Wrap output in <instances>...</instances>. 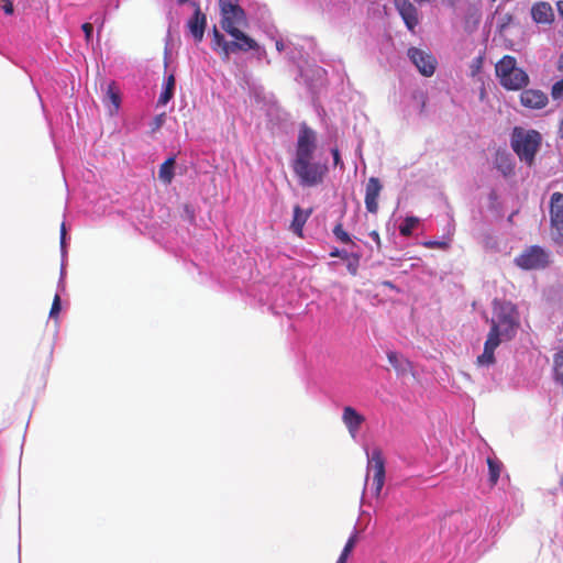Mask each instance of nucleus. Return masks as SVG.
<instances>
[{
	"label": "nucleus",
	"instance_id": "f257e3e1",
	"mask_svg": "<svg viewBox=\"0 0 563 563\" xmlns=\"http://www.w3.org/2000/svg\"><path fill=\"white\" fill-rule=\"evenodd\" d=\"M317 148V134L306 123L300 125L296 154L291 167L302 187L321 185L328 174L325 163L313 162V153Z\"/></svg>",
	"mask_w": 563,
	"mask_h": 563
},
{
	"label": "nucleus",
	"instance_id": "f03ea898",
	"mask_svg": "<svg viewBox=\"0 0 563 563\" xmlns=\"http://www.w3.org/2000/svg\"><path fill=\"white\" fill-rule=\"evenodd\" d=\"M496 319L490 320V330L484 344V351L477 356L478 366H489L495 363V350L501 338L511 340L520 325L517 307L510 301L495 302Z\"/></svg>",
	"mask_w": 563,
	"mask_h": 563
},
{
	"label": "nucleus",
	"instance_id": "7ed1b4c3",
	"mask_svg": "<svg viewBox=\"0 0 563 563\" xmlns=\"http://www.w3.org/2000/svg\"><path fill=\"white\" fill-rule=\"evenodd\" d=\"M542 143V135L537 130L515 126L510 136V146L519 159L531 167Z\"/></svg>",
	"mask_w": 563,
	"mask_h": 563
},
{
	"label": "nucleus",
	"instance_id": "20e7f679",
	"mask_svg": "<svg viewBox=\"0 0 563 563\" xmlns=\"http://www.w3.org/2000/svg\"><path fill=\"white\" fill-rule=\"evenodd\" d=\"M234 41H225L223 34L219 32L217 26L212 30V49L219 51L222 59H229L230 55L235 52H247L258 47L256 41L245 34L242 29L232 31L230 34Z\"/></svg>",
	"mask_w": 563,
	"mask_h": 563
},
{
	"label": "nucleus",
	"instance_id": "39448f33",
	"mask_svg": "<svg viewBox=\"0 0 563 563\" xmlns=\"http://www.w3.org/2000/svg\"><path fill=\"white\" fill-rule=\"evenodd\" d=\"M499 84L507 90H520L526 88L529 76L525 69L517 67V60L511 55H505L495 66Z\"/></svg>",
	"mask_w": 563,
	"mask_h": 563
},
{
	"label": "nucleus",
	"instance_id": "423d86ee",
	"mask_svg": "<svg viewBox=\"0 0 563 563\" xmlns=\"http://www.w3.org/2000/svg\"><path fill=\"white\" fill-rule=\"evenodd\" d=\"M219 8L220 24L228 34L247 27V16L244 9L239 4V0H219Z\"/></svg>",
	"mask_w": 563,
	"mask_h": 563
},
{
	"label": "nucleus",
	"instance_id": "0eeeda50",
	"mask_svg": "<svg viewBox=\"0 0 563 563\" xmlns=\"http://www.w3.org/2000/svg\"><path fill=\"white\" fill-rule=\"evenodd\" d=\"M515 263L522 269H540L549 264V254L540 246L532 245L515 258Z\"/></svg>",
	"mask_w": 563,
	"mask_h": 563
},
{
	"label": "nucleus",
	"instance_id": "6e6552de",
	"mask_svg": "<svg viewBox=\"0 0 563 563\" xmlns=\"http://www.w3.org/2000/svg\"><path fill=\"white\" fill-rule=\"evenodd\" d=\"M367 470L373 471V495L378 498L385 484V460L380 449L375 448L372 451L371 457L367 462Z\"/></svg>",
	"mask_w": 563,
	"mask_h": 563
},
{
	"label": "nucleus",
	"instance_id": "1a4fd4ad",
	"mask_svg": "<svg viewBox=\"0 0 563 563\" xmlns=\"http://www.w3.org/2000/svg\"><path fill=\"white\" fill-rule=\"evenodd\" d=\"M550 222L553 240L563 244V194L553 192L550 199Z\"/></svg>",
	"mask_w": 563,
	"mask_h": 563
},
{
	"label": "nucleus",
	"instance_id": "9d476101",
	"mask_svg": "<svg viewBox=\"0 0 563 563\" xmlns=\"http://www.w3.org/2000/svg\"><path fill=\"white\" fill-rule=\"evenodd\" d=\"M408 56L422 76L430 77L434 74L438 62L430 52L410 47Z\"/></svg>",
	"mask_w": 563,
	"mask_h": 563
},
{
	"label": "nucleus",
	"instance_id": "9b49d317",
	"mask_svg": "<svg viewBox=\"0 0 563 563\" xmlns=\"http://www.w3.org/2000/svg\"><path fill=\"white\" fill-rule=\"evenodd\" d=\"M383 189V185L377 177H369L365 188V207L369 213H377L378 197Z\"/></svg>",
	"mask_w": 563,
	"mask_h": 563
},
{
	"label": "nucleus",
	"instance_id": "f8f14e48",
	"mask_svg": "<svg viewBox=\"0 0 563 563\" xmlns=\"http://www.w3.org/2000/svg\"><path fill=\"white\" fill-rule=\"evenodd\" d=\"M520 102L525 108L539 110L543 109L548 102V96L539 89H525L520 93Z\"/></svg>",
	"mask_w": 563,
	"mask_h": 563
},
{
	"label": "nucleus",
	"instance_id": "ddd939ff",
	"mask_svg": "<svg viewBox=\"0 0 563 563\" xmlns=\"http://www.w3.org/2000/svg\"><path fill=\"white\" fill-rule=\"evenodd\" d=\"M394 3L406 26L410 31H413L419 22L416 7L409 0H394Z\"/></svg>",
	"mask_w": 563,
	"mask_h": 563
},
{
	"label": "nucleus",
	"instance_id": "4468645a",
	"mask_svg": "<svg viewBox=\"0 0 563 563\" xmlns=\"http://www.w3.org/2000/svg\"><path fill=\"white\" fill-rule=\"evenodd\" d=\"M196 5V10L194 15L189 19L187 26L194 36L197 43L201 42L205 35V30L207 25V16L201 12L198 4Z\"/></svg>",
	"mask_w": 563,
	"mask_h": 563
},
{
	"label": "nucleus",
	"instance_id": "2eb2a0df",
	"mask_svg": "<svg viewBox=\"0 0 563 563\" xmlns=\"http://www.w3.org/2000/svg\"><path fill=\"white\" fill-rule=\"evenodd\" d=\"M531 18L537 24H551L554 21V12L547 1H539L531 7Z\"/></svg>",
	"mask_w": 563,
	"mask_h": 563
},
{
	"label": "nucleus",
	"instance_id": "dca6fc26",
	"mask_svg": "<svg viewBox=\"0 0 563 563\" xmlns=\"http://www.w3.org/2000/svg\"><path fill=\"white\" fill-rule=\"evenodd\" d=\"M342 421L347 428L350 434L355 438L361 426L365 421V417L357 412L353 407L346 406L343 408Z\"/></svg>",
	"mask_w": 563,
	"mask_h": 563
},
{
	"label": "nucleus",
	"instance_id": "f3484780",
	"mask_svg": "<svg viewBox=\"0 0 563 563\" xmlns=\"http://www.w3.org/2000/svg\"><path fill=\"white\" fill-rule=\"evenodd\" d=\"M495 166L506 177L512 175L515 170L514 159L511 155L505 151H498L496 153Z\"/></svg>",
	"mask_w": 563,
	"mask_h": 563
},
{
	"label": "nucleus",
	"instance_id": "a211bd4d",
	"mask_svg": "<svg viewBox=\"0 0 563 563\" xmlns=\"http://www.w3.org/2000/svg\"><path fill=\"white\" fill-rule=\"evenodd\" d=\"M176 87V78L174 74H169L163 85V90L158 97L157 104L166 106L174 97Z\"/></svg>",
	"mask_w": 563,
	"mask_h": 563
},
{
	"label": "nucleus",
	"instance_id": "6ab92c4d",
	"mask_svg": "<svg viewBox=\"0 0 563 563\" xmlns=\"http://www.w3.org/2000/svg\"><path fill=\"white\" fill-rule=\"evenodd\" d=\"M311 210L303 212L299 206H295L294 208V218L290 228L299 238H302L303 225L307 222Z\"/></svg>",
	"mask_w": 563,
	"mask_h": 563
},
{
	"label": "nucleus",
	"instance_id": "aec40b11",
	"mask_svg": "<svg viewBox=\"0 0 563 563\" xmlns=\"http://www.w3.org/2000/svg\"><path fill=\"white\" fill-rule=\"evenodd\" d=\"M488 466V482L490 486H495L500 477L503 471V462L496 457L488 456L486 460Z\"/></svg>",
	"mask_w": 563,
	"mask_h": 563
},
{
	"label": "nucleus",
	"instance_id": "412c9836",
	"mask_svg": "<svg viewBox=\"0 0 563 563\" xmlns=\"http://www.w3.org/2000/svg\"><path fill=\"white\" fill-rule=\"evenodd\" d=\"M176 159L174 156L168 157L161 166L158 170V177L164 183L169 185L175 176L174 168H175Z\"/></svg>",
	"mask_w": 563,
	"mask_h": 563
},
{
	"label": "nucleus",
	"instance_id": "4be33fe9",
	"mask_svg": "<svg viewBox=\"0 0 563 563\" xmlns=\"http://www.w3.org/2000/svg\"><path fill=\"white\" fill-rule=\"evenodd\" d=\"M387 358L389 364L395 368L398 373H405L407 366L409 365L408 360L404 358L401 355H399L397 352H388Z\"/></svg>",
	"mask_w": 563,
	"mask_h": 563
},
{
	"label": "nucleus",
	"instance_id": "5701e85b",
	"mask_svg": "<svg viewBox=\"0 0 563 563\" xmlns=\"http://www.w3.org/2000/svg\"><path fill=\"white\" fill-rule=\"evenodd\" d=\"M333 235L343 244H351L353 246L355 245L350 234L343 229V224L341 222L336 223L333 228Z\"/></svg>",
	"mask_w": 563,
	"mask_h": 563
},
{
	"label": "nucleus",
	"instance_id": "b1692460",
	"mask_svg": "<svg viewBox=\"0 0 563 563\" xmlns=\"http://www.w3.org/2000/svg\"><path fill=\"white\" fill-rule=\"evenodd\" d=\"M419 220L416 217H407L399 227L402 236H410Z\"/></svg>",
	"mask_w": 563,
	"mask_h": 563
},
{
	"label": "nucleus",
	"instance_id": "393cba45",
	"mask_svg": "<svg viewBox=\"0 0 563 563\" xmlns=\"http://www.w3.org/2000/svg\"><path fill=\"white\" fill-rule=\"evenodd\" d=\"M107 97L113 104L114 109H118L120 107V101H121L120 92H119V89H118L115 82L112 81L108 85Z\"/></svg>",
	"mask_w": 563,
	"mask_h": 563
},
{
	"label": "nucleus",
	"instance_id": "a878e982",
	"mask_svg": "<svg viewBox=\"0 0 563 563\" xmlns=\"http://www.w3.org/2000/svg\"><path fill=\"white\" fill-rule=\"evenodd\" d=\"M360 258L361 256L356 253H351L350 260H347L346 268L349 273L353 276L357 274L358 266H360Z\"/></svg>",
	"mask_w": 563,
	"mask_h": 563
},
{
	"label": "nucleus",
	"instance_id": "bb28decb",
	"mask_svg": "<svg viewBox=\"0 0 563 563\" xmlns=\"http://www.w3.org/2000/svg\"><path fill=\"white\" fill-rule=\"evenodd\" d=\"M356 541H357V536H356V533H354L353 536H351L349 538L347 542L345 543V545L341 552V555L347 559L349 555L351 554V552L353 551V549L356 544Z\"/></svg>",
	"mask_w": 563,
	"mask_h": 563
},
{
	"label": "nucleus",
	"instance_id": "cd10ccee",
	"mask_svg": "<svg viewBox=\"0 0 563 563\" xmlns=\"http://www.w3.org/2000/svg\"><path fill=\"white\" fill-rule=\"evenodd\" d=\"M551 96L554 100L563 98V78L552 86Z\"/></svg>",
	"mask_w": 563,
	"mask_h": 563
},
{
	"label": "nucleus",
	"instance_id": "c85d7f7f",
	"mask_svg": "<svg viewBox=\"0 0 563 563\" xmlns=\"http://www.w3.org/2000/svg\"><path fill=\"white\" fill-rule=\"evenodd\" d=\"M59 312H60V297H59V295L56 294L53 299V303H52L51 311H49V317L57 318Z\"/></svg>",
	"mask_w": 563,
	"mask_h": 563
},
{
	"label": "nucleus",
	"instance_id": "c756f323",
	"mask_svg": "<svg viewBox=\"0 0 563 563\" xmlns=\"http://www.w3.org/2000/svg\"><path fill=\"white\" fill-rule=\"evenodd\" d=\"M81 30L84 31L85 33V40L87 43H89L91 41V37H92V31H93V26L91 23H84L81 25Z\"/></svg>",
	"mask_w": 563,
	"mask_h": 563
},
{
	"label": "nucleus",
	"instance_id": "7c9ffc66",
	"mask_svg": "<svg viewBox=\"0 0 563 563\" xmlns=\"http://www.w3.org/2000/svg\"><path fill=\"white\" fill-rule=\"evenodd\" d=\"M330 256L331 257H340L341 260H350V256L351 254L347 253L346 251L344 250H339V249H334L331 253H330Z\"/></svg>",
	"mask_w": 563,
	"mask_h": 563
},
{
	"label": "nucleus",
	"instance_id": "2f4dec72",
	"mask_svg": "<svg viewBox=\"0 0 563 563\" xmlns=\"http://www.w3.org/2000/svg\"><path fill=\"white\" fill-rule=\"evenodd\" d=\"M331 154L333 156V163L335 166H340L341 168H343V162L341 159V155H340V151L338 147H334L331 150Z\"/></svg>",
	"mask_w": 563,
	"mask_h": 563
},
{
	"label": "nucleus",
	"instance_id": "473e14b6",
	"mask_svg": "<svg viewBox=\"0 0 563 563\" xmlns=\"http://www.w3.org/2000/svg\"><path fill=\"white\" fill-rule=\"evenodd\" d=\"M555 379L563 386V363L554 365Z\"/></svg>",
	"mask_w": 563,
	"mask_h": 563
},
{
	"label": "nucleus",
	"instance_id": "72a5a7b5",
	"mask_svg": "<svg viewBox=\"0 0 563 563\" xmlns=\"http://www.w3.org/2000/svg\"><path fill=\"white\" fill-rule=\"evenodd\" d=\"M2 9L5 14H12L14 11L13 3L10 0H5L4 4L2 5Z\"/></svg>",
	"mask_w": 563,
	"mask_h": 563
},
{
	"label": "nucleus",
	"instance_id": "f704fd0d",
	"mask_svg": "<svg viewBox=\"0 0 563 563\" xmlns=\"http://www.w3.org/2000/svg\"><path fill=\"white\" fill-rule=\"evenodd\" d=\"M369 236L376 243V245H377V247L379 250L380 246H382V241H380V236H379L378 232L373 230V231L369 232Z\"/></svg>",
	"mask_w": 563,
	"mask_h": 563
},
{
	"label": "nucleus",
	"instance_id": "c9c22d12",
	"mask_svg": "<svg viewBox=\"0 0 563 563\" xmlns=\"http://www.w3.org/2000/svg\"><path fill=\"white\" fill-rule=\"evenodd\" d=\"M482 57H478L475 59L473 66H472V75H476L478 73V70L481 69L482 67Z\"/></svg>",
	"mask_w": 563,
	"mask_h": 563
},
{
	"label": "nucleus",
	"instance_id": "e433bc0d",
	"mask_svg": "<svg viewBox=\"0 0 563 563\" xmlns=\"http://www.w3.org/2000/svg\"><path fill=\"white\" fill-rule=\"evenodd\" d=\"M563 363V347L554 355V365Z\"/></svg>",
	"mask_w": 563,
	"mask_h": 563
},
{
	"label": "nucleus",
	"instance_id": "4c0bfd02",
	"mask_svg": "<svg viewBox=\"0 0 563 563\" xmlns=\"http://www.w3.org/2000/svg\"><path fill=\"white\" fill-rule=\"evenodd\" d=\"M164 122V114H159L154 119V129L161 128Z\"/></svg>",
	"mask_w": 563,
	"mask_h": 563
},
{
	"label": "nucleus",
	"instance_id": "58836bf2",
	"mask_svg": "<svg viewBox=\"0 0 563 563\" xmlns=\"http://www.w3.org/2000/svg\"><path fill=\"white\" fill-rule=\"evenodd\" d=\"M382 285L390 289H397V287L390 280H384L382 282Z\"/></svg>",
	"mask_w": 563,
	"mask_h": 563
},
{
	"label": "nucleus",
	"instance_id": "ea45409f",
	"mask_svg": "<svg viewBox=\"0 0 563 563\" xmlns=\"http://www.w3.org/2000/svg\"><path fill=\"white\" fill-rule=\"evenodd\" d=\"M558 69L563 73V53L559 57Z\"/></svg>",
	"mask_w": 563,
	"mask_h": 563
},
{
	"label": "nucleus",
	"instance_id": "a19ab883",
	"mask_svg": "<svg viewBox=\"0 0 563 563\" xmlns=\"http://www.w3.org/2000/svg\"><path fill=\"white\" fill-rule=\"evenodd\" d=\"M556 7H558V11H559L560 16L563 19V1H559L556 3Z\"/></svg>",
	"mask_w": 563,
	"mask_h": 563
},
{
	"label": "nucleus",
	"instance_id": "79ce46f5",
	"mask_svg": "<svg viewBox=\"0 0 563 563\" xmlns=\"http://www.w3.org/2000/svg\"><path fill=\"white\" fill-rule=\"evenodd\" d=\"M65 234H66V230H65V224L63 223L62 228H60V240H62V243H64Z\"/></svg>",
	"mask_w": 563,
	"mask_h": 563
},
{
	"label": "nucleus",
	"instance_id": "37998d69",
	"mask_svg": "<svg viewBox=\"0 0 563 563\" xmlns=\"http://www.w3.org/2000/svg\"><path fill=\"white\" fill-rule=\"evenodd\" d=\"M427 246H440L442 245V243H439V242H429L426 244Z\"/></svg>",
	"mask_w": 563,
	"mask_h": 563
},
{
	"label": "nucleus",
	"instance_id": "c03bdc74",
	"mask_svg": "<svg viewBox=\"0 0 563 563\" xmlns=\"http://www.w3.org/2000/svg\"><path fill=\"white\" fill-rule=\"evenodd\" d=\"M346 561H347V559H346V558H344V556L340 555V556H339V559H338V561H336V563H346Z\"/></svg>",
	"mask_w": 563,
	"mask_h": 563
},
{
	"label": "nucleus",
	"instance_id": "a18cd8bd",
	"mask_svg": "<svg viewBox=\"0 0 563 563\" xmlns=\"http://www.w3.org/2000/svg\"><path fill=\"white\" fill-rule=\"evenodd\" d=\"M560 133L563 136V118H562L561 125H560Z\"/></svg>",
	"mask_w": 563,
	"mask_h": 563
},
{
	"label": "nucleus",
	"instance_id": "49530a36",
	"mask_svg": "<svg viewBox=\"0 0 563 563\" xmlns=\"http://www.w3.org/2000/svg\"><path fill=\"white\" fill-rule=\"evenodd\" d=\"M506 19H508V22L511 21L512 16L511 15H507Z\"/></svg>",
	"mask_w": 563,
	"mask_h": 563
},
{
	"label": "nucleus",
	"instance_id": "de8ad7c7",
	"mask_svg": "<svg viewBox=\"0 0 563 563\" xmlns=\"http://www.w3.org/2000/svg\"><path fill=\"white\" fill-rule=\"evenodd\" d=\"M276 46L278 49H282V44L277 43Z\"/></svg>",
	"mask_w": 563,
	"mask_h": 563
},
{
	"label": "nucleus",
	"instance_id": "09e8293b",
	"mask_svg": "<svg viewBox=\"0 0 563 563\" xmlns=\"http://www.w3.org/2000/svg\"><path fill=\"white\" fill-rule=\"evenodd\" d=\"M186 0H179L180 3H184Z\"/></svg>",
	"mask_w": 563,
	"mask_h": 563
},
{
	"label": "nucleus",
	"instance_id": "8fccbe9b",
	"mask_svg": "<svg viewBox=\"0 0 563 563\" xmlns=\"http://www.w3.org/2000/svg\"><path fill=\"white\" fill-rule=\"evenodd\" d=\"M493 2H495L496 0H492Z\"/></svg>",
	"mask_w": 563,
	"mask_h": 563
},
{
	"label": "nucleus",
	"instance_id": "3c124183",
	"mask_svg": "<svg viewBox=\"0 0 563 563\" xmlns=\"http://www.w3.org/2000/svg\"><path fill=\"white\" fill-rule=\"evenodd\" d=\"M380 563H384V562H380Z\"/></svg>",
	"mask_w": 563,
	"mask_h": 563
}]
</instances>
